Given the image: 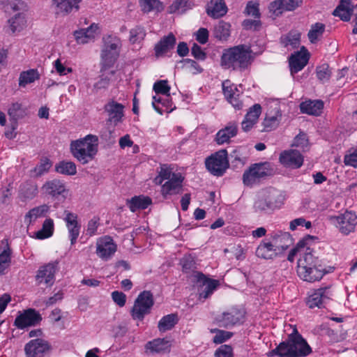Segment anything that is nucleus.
Returning a JSON list of instances; mask_svg holds the SVG:
<instances>
[{
    "label": "nucleus",
    "instance_id": "nucleus-1",
    "mask_svg": "<svg viewBox=\"0 0 357 357\" xmlns=\"http://www.w3.org/2000/svg\"><path fill=\"white\" fill-rule=\"evenodd\" d=\"M98 137L88 135L83 139L73 141L70 151L73 155L82 165L93 160L98 153Z\"/></svg>",
    "mask_w": 357,
    "mask_h": 357
},
{
    "label": "nucleus",
    "instance_id": "nucleus-2",
    "mask_svg": "<svg viewBox=\"0 0 357 357\" xmlns=\"http://www.w3.org/2000/svg\"><path fill=\"white\" fill-rule=\"evenodd\" d=\"M251 60L249 48L238 45L225 51L221 56V65L227 69H245L251 63Z\"/></svg>",
    "mask_w": 357,
    "mask_h": 357
},
{
    "label": "nucleus",
    "instance_id": "nucleus-3",
    "mask_svg": "<svg viewBox=\"0 0 357 357\" xmlns=\"http://www.w3.org/2000/svg\"><path fill=\"white\" fill-rule=\"evenodd\" d=\"M284 343L286 357H304L312 353V349L306 340L298 333L296 326L288 335Z\"/></svg>",
    "mask_w": 357,
    "mask_h": 357
},
{
    "label": "nucleus",
    "instance_id": "nucleus-4",
    "mask_svg": "<svg viewBox=\"0 0 357 357\" xmlns=\"http://www.w3.org/2000/svg\"><path fill=\"white\" fill-rule=\"evenodd\" d=\"M274 173L270 163H255L244 172L243 183L245 185L252 186L273 176Z\"/></svg>",
    "mask_w": 357,
    "mask_h": 357
},
{
    "label": "nucleus",
    "instance_id": "nucleus-5",
    "mask_svg": "<svg viewBox=\"0 0 357 357\" xmlns=\"http://www.w3.org/2000/svg\"><path fill=\"white\" fill-rule=\"evenodd\" d=\"M153 304V297L151 291H144L140 293L135 299L134 305L130 310L132 319L142 321L145 315L151 312Z\"/></svg>",
    "mask_w": 357,
    "mask_h": 357
},
{
    "label": "nucleus",
    "instance_id": "nucleus-6",
    "mask_svg": "<svg viewBox=\"0 0 357 357\" xmlns=\"http://www.w3.org/2000/svg\"><path fill=\"white\" fill-rule=\"evenodd\" d=\"M245 312L238 307H231L227 311L218 314L213 320V324L220 328H230L236 325L243 323Z\"/></svg>",
    "mask_w": 357,
    "mask_h": 357
},
{
    "label": "nucleus",
    "instance_id": "nucleus-7",
    "mask_svg": "<svg viewBox=\"0 0 357 357\" xmlns=\"http://www.w3.org/2000/svg\"><path fill=\"white\" fill-rule=\"evenodd\" d=\"M278 192L275 189L262 190L254 204V208L259 213H269L278 207L275 199Z\"/></svg>",
    "mask_w": 357,
    "mask_h": 357
},
{
    "label": "nucleus",
    "instance_id": "nucleus-8",
    "mask_svg": "<svg viewBox=\"0 0 357 357\" xmlns=\"http://www.w3.org/2000/svg\"><path fill=\"white\" fill-rule=\"evenodd\" d=\"M207 169L214 176H221L229 167L227 151L225 149L220 150L206 159Z\"/></svg>",
    "mask_w": 357,
    "mask_h": 357
},
{
    "label": "nucleus",
    "instance_id": "nucleus-9",
    "mask_svg": "<svg viewBox=\"0 0 357 357\" xmlns=\"http://www.w3.org/2000/svg\"><path fill=\"white\" fill-rule=\"evenodd\" d=\"M323 263L317 264L306 263V264H298V275L304 281L313 282L320 280L326 273Z\"/></svg>",
    "mask_w": 357,
    "mask_h": 357
},
{
    "label": "nucleus",
    "instance_id": "nucleus-10",
    "mask_svg": "<svg viewBox=\"0 0 357 357\" xmlns=\"http://www.w3.org/2000/svg\"><path fill=\"white\" fill-rule=\"evenodd\" d=\"M329 220L335 223L340 231L344 235L354 231L357 225V215L355 213L348 211L339 215L330 216Z\"/></svg>",
    "mask_w": 357,
    "mask_h": 357
},
{
    "label": "nucleus",
    "instance_id": "nucleus-11",
    "mask_svg": "<svg viewBox=\"0 0 357 357\" xmlns=\"http://www.w3.org/2000/svg\"><path fill=\"white\" fill-rule=\"evenodd\" d=\"M50 349L51 347L47 341L40 338L29 341L24 347L26 357H44Z\"/></svg>",
    "mask_w": 357,
    "mask_h": 357
},
{
    "label": "nucleus",
    "instance_id": "nucleus-12",
    "mask_svg": "<svg viewBox=\"0 0 357 357\" xmlns=\"http://www.w3.org/2000/svg\"><path fill=\"white\" fill-rule=\"evenodd\" d=\"M194 277L196 281L199 283L198 288L199 300L208 298L218 285V280L208 279L202 273H195Z\"/></svg>",
    "mask_w": 357,
    "mask_h": 357
},
{
    "label": "nucleus",
    "instance_id": "nucleus-13",
    "mask_svg": "<svg viewBox=\"0 0 357 357\" xmlns=\"http://www.w3.org/2000/svg\"><path fill=\"white\" fill-rule=\"evenodd\" d=\"M41 320V315L36 310L29 308L17 316L14 324L18 328L23 329L27 326H36Z\"/></svg>",
    "mask_w": 357,
    "mask_h": 357
},
{
    "label": "nucleus",
    "instance_id": "nucleus-14",
    "mask_svg": "<svg viewBox=\"0 0 357 357\" xmlns=\"http://www.w3.org/2000/svg\"><path fill=\"white\" fill-rule=\"evenodd\" d=\"M82 0H52V7L56 16H66L79 9Z\"/></svg>",
    "mask_w": 357,
    "mask_h": 357
},
{
    "label": "nucleus",
    "instance_id": "nucleus-15",
    "mask_svg": "<svg viewBox=\"0 0 357 357\" xmlns=\"http://www.w3.org/2000/svg\"><path fill=\"white\" fill-rule=\"evenodd\" d=\"M332 293L330 291V287H325L317 289L313 294L309 296L307 304L310 308L325 307V305L328 301L331 296Z\"/></svg>",
    "mask_w": 357,
    "mask_h": 357
},
{
    "label": "nucleus",
    "instance_id": "nucleus-16",
    "mask_svg": "<svg viewBox=\"0 0 357 357\" xmlns=\"http://www.w3.org/2000/svg\"><path fill=\"white\" fill-rule=\"evenodd\" d=\"M64 220L66 222V227L68 230L69 237L71 245L76 243L77 238L79 235L81 225L77 221V215L75 213L68 211H64Z\"/></svg>",
    "mask_w": 357,
    "mask_h": 357
},
{
    "label": "nucleus",
    "instance_id": "nucleus-17",
    "mask_svg": "<svg viewBox=\"0 0 357 357\" xmlns=\"http://www.w3.org/2000/svg\"><path fill=\"white\" fill-rule=\"evenodd\" d=\"M184 177L180 173L174 174L169 181L162 186V195L166 197L167 195H176L182 192V183Z\"/></svg>",
    "mask_w": 357,
    "mask_h": 357
},
{
    "label": "nucleus",
    "instance_id": "nucleus-18",
    "mask_svg": "<svg viewBox=\"0 0 357 357\" xmlns=\"http://www.w3.org/2000/svg\"><path fill=\"white\" fill-rule=\"evenodd\" d=\"M222 91L225 97L232 106L238 109L243 107V102L239 100V93L237 87L231 84L229 80H225L222 82Z\"/></svg>",
    "mask_w": 357,
    "mask_h": 357
},
{
    "label": "nucleus",
    "instance_id": "nucleus-19",
    "mask_svg": "<svg viewBox=\"0 0 357 357\" xmlns=\"http://www.w3.org/2000/svg\"><path fill=\"white\" fill-rule=\"evenodd\" d=\"M280 162L286 167L298 168L303 162V158L297 150L285 151L280 154Z\"/></svg>",
    "mask_w": 357,
    "mask_h": 357
},
{
    "label": "nucleus",
    "instance_id": "nucleus-20",
    "mask_svg": "<svg viewBox=\"0 0 357 357\" xmlns=\"http://www.w3.org/2000/svg\"><path fill=\"white\" fill-rule=\"evenodd\" d=\"M56 265V262H52L41 266L36 275L37 282L38 284L44 282L46 284L52 285L54 282Z\"/></svg>",
    "mask_w": 357,
    "mask_h": 357
},
{
    "label": "nucleus",
    "instance_id": "nucleus-21",
    "mask_svg": "<svg viewBox=\"0 0 357 357\" xmlns=\"http://www.w3.org/2000/svg\"><path fill=\"white\" fill-rule=\"evenodd\" d=\"M176 41V37L172 33L163 36L154 47L155 56L157 58L164 56L167 52L174 49Z\"/></svg>",
    "mask_w": 357,
    "mask_h": 357
},
{
    "label": "nucleus",
    "instance_id": "nucleus-22",
    "mask_svg": "<svg viewBox=\"0 0 357 357\" xmlns=\"http://www.w3.org/2000/svg\"><path fill=\"white\" fill-rule=\"evenodd\" d=\"M116 251V245L110 236L104 237L97 244L96 252L103 259H108Z\"/></svg>",
    "mask_w": 357,
    "mask_h": 357
},
{
    "label": "nucleus",
    "instance_id": "nucleus-23",
    "mask_svg": "<svg viewBox=\"0 0 357 357\" xmlns=\"http://www.w3.org/2000/svg\"><path fill=\"white\" fill-rule=\"evenodd\" d=\"M171 343L165 338H156L149 341L144 346L145 352L147 354H160L169 350Z\"/></svg>",
    "mask_w": 357,
    "mask_h": 357
},
{
    "label": "nucleus",
    "instance_id": "nucleus-24",
    "mask_svg": "<svg viewBox=\"0 0 357 357\" xmlns=\"http://www.w3.org/2000/svg\"><path fill=\"white\" fill-rule=\"evenodd\" d=\"M238 127L236 123L229 122L224 128L220 129L215 135V142L218 144L229 143L230 139L236 135Z\"/></svg>",
    "mask_w": 357,
    "mask_h": 357
},
{
    "label": "nucleus",
    "instance_id": "nucleus-25",
    "mask_svg": "<svg viewBox=\"0 0 357 357\" xmlns=\"http://www.w3.org/2000/svg\"><path fill=\"white\" fill-rule=\"evenodd\" d=\"M123 105L114 100L109 101L105 105V110L109 116V121L116 125L121 121L123 115Z\"/></svg>",
    "mask_w": 357,
    "mask_h": 357
},
{
    "label": "nucleus",
    "instance_id": "nucleus-26",
    "mask_svg": "<svg viewBox=\"0 0 357 357\" xmlns=\"http://www.w3.org/2000/svg\"><path fill=\"white\" fill-rule=\"evenodd\" d=\"M324 108V102L320 100H306L300 105V109L302 113L310 115L319 116Z\"/></svg>",
    "mask_w": 357,
    "mask_h": 357
},
{
    "label": "nucleus",
    "instance_id": "nucleus-27",
    "mask_svg": "<svg viewBox=\"0 0 357 357\" xmlns=\"http://www.w3.org/2000/svg\"><path fill=\"white\" fill-rule=\"evenodd\" d=\"M227 11V8L224 0H211L206 8L207 14L213 18L224 16Z\"/></svg>",
    "mask_w": 357,
    "mask_h": 357
},
{
    "label": "nucleus",
    "instance_id": "nucleus-28",
    "mask_svg": "<svg viewBox=\"0 0 357 357\" xmlns=\"http://www.w3.org/2000/svg\"><path fill=\"white\" fill-rule=\"evenodd\" d=\"M275 248L279 253L286 250L289 246L293 244V238L289 232H281L279 234H275L272 240Z\"/></svg>",
    "mask_w": 357,
    "mask_h": 357
},
{
    "label": "nucleus",
    "instance_id": "nucleus-29",
    "mask_svg": "<svg viewBox=\"0 0 357 357\" xmlns=\"http://www.w3.org/2000/svg\"><path fill=\"white\" fill-rule=\"evenodd\" d=\"M309 60L308 54H301L298 52L295 55H291L289 59V67L291 75L297 73L301 70L307 63Z\"/></svg>",
    "mask_w": 357,
    "mask_h": 357
},
{
    "label": "nucleus",
    "instance_id": "nucleus-30",
    "mask_svg": "<svg viewBox=\"0 0 357 357\" xmlns=\"http://www.w3.org/2000/svg\"><path fill=\"white\" fill-rule=\"evenodd\" d=\"M273 244V241L261 243L257 248L256 255L265 259H273L279 252Z\"/></svg>",
    "mask_w": 357,
    "mask_h": 357
},
{
    "label": "nucleus",
    "instance_id": "nucleus-31",
    "mask_svg": "<svg viewBox=\"0 0 357 357\" xmlns=\"http://www.w3.org/2000/svg\"><path fill=\"white\" fill-rule=\"evenodd\" d=\"M118 52L111 51L109 49H102L101 51V69L100 71H105L112 67L119 56Z\"/></svg>",
    "mask_w": 357,
    "mask_h": 357
},
{
    "label": "nucleus",
    "instance_id": "nucleus-32",
    "mask_svg": "<svg viewBox=\"0 0 357 357\" xmlns=\"http://www.w3.org/2000/svg\"><path fill=\"white\" fill-rule=\"evenodd\" d=\"M43 190L46 194L56 197L65 192L66 187L60 180L54 179L46 182L43 186Z\"/></svg>",
    "mask_w": 357,
    "mask_h": 357
},
{
    "label": "nucleus",
    "instance_id": "nucleus-33",
    "mask_svg": "<svg viewBox=\"0 0 357 357\" xmlns=\"http://www.w3.org/2000/svg\"><path fill=\"white\" fill-rule=\"evenodd\" d=\"M350 6V0H341L340 4L333 10V15L340 17L344 22L349 21L352 15V10Z\"/></svg>",
    "mask_w": 357,
    "mask_h": 357
},
{
    "label": "nucleus",
    "instance_id": "nucleus-34",
    "mask_svg": "<svg viewBox=\"0 0 357 357\" xmlns=\"http://www.w3.org/2000/svg\"><path fill=\"white\" fill-rule=\"evenodd\" d=\"M152 203L151 199L144 196H135L127 200V205L132 212L137 210L145 209Z\"/></svg>",
    "mask_w": 357,
    "mask_h": 357
},
{
    "label": "nucleus",
    "instance_id": "nucleus-35",
    "mask_svg": "<svg viewBox=\"0 0 357 357\" xmlns=\"http://www.w3.org/2000/svg\"><path fill=\"white\" fill-rule=\"evenodd\" d=\"M8 114L10 116V121L17 122L19 119L27 115V108L24 107L21 103L15 102L9 107Z\"/></svg>",
    "mask_w": 357,
    "mask_h": 357
},
{
    "label": "nucleus",
    "instance_id": "nucleus-36",
    "mask_svg": "<svg viewBox=\"0 0 357 357\" xmlns=\"http://www.w3.org/2000/svg\"><path fill=\"white\" fill-rule=\"evenodd\" d=\"M49 207L46 204L36 206L31 209L24 216V222L29 226L37 218L43 217L48 211Z\"/></svg>",
    "mask_w": 357,
    "mask_h": 357
},
{
    "label": "nucleus",
    "instance_id": "nucleus-37",
    "mask_svg": "<svg viewBox=\"0 0 357 357\" xmlns=\"http://www.w3.org/2000/svg\"><path fill=\"white\" fill-rule=\"evenodd\" d=\"M10 31L14 33L20 32L26 26V20L22 13H17L8 21Z\"/></svg>",
    "mask_w": 357,
    "mask_h": 357
},
{
    "label": "nucleus",
    "instance_id": "nucleus-38",
    "mask_svg": "<svg viewBox=\"0 0 357 357\" xmlns=\"http://www.w3.org/2000/svg\"><path fill=\"white\" fill-rule=\"evenodd\" d=\"M38 193L37 185L31 181L22 183L20 188V196L24 199H32Z\"/></svg>",
    "mask_w": 357,
    "mask_h": 357
},
{
    "label": "nucleus",
    "instance_id": "nucleus-39",
    "mask_svg": "<svg viewBox=\"0 0 357 357\" xmlns=\"http://www.w3.org/2000/svg\"><path fill=\"white\" fill-rule=\"evenodd\" d=\"M178 317L176 314H169L164 316L158 322V328L160 332L169 331L178 323Z\"/></svg>",
    "mask_w": 357,
    "mask_h": 357
},
{
    "label": "nucleus",
    "instance_id": "nucleus-40",
    "mask_svg": "<svg viewBox=\"0 0 357 357\" xmlns=\"http://www.w3.org/2000/svg\"><path fill=\"white\" fill-rule=\"evenodd\" d=\"M301 33L297 31H290L280 38V43L284 47L290 45L293 49L300 45Z\"/></svg>",
    "mask_w": 357,
    "mask_h": 357
},
{
    "label": "nucleus",
    "instance_id": "nucleus-41",
    "mask_svg": "<svg viewBox=\"0 0 357 357\" xmlns=\"http://www.w3.org/2000/svg\"><path fill=\"white\" fill-rule=\"evenodd\" d=\"M40 79V74L36 69H30L22 71L19 77V85L26 86L27 84L34 82Z\"/></svg>",
    "mask_w": 357,
    "mask_h": 357
},
{
    "label": "nucleus",
    "instance_id": "nucleus-42",
    "mask_svg": "<svg viewBox=\"0 0 357 357\" xmlns=\"http://www.w3.org/2000/svg\"><path fill=\"white\" fill-rule=\"evenodd\" d=\"M214 37L219 40H226L230 35V24L224 21H220L214 26Z\"/></svg>",
    "mask_w": 357,
    "mask_h": 357
},
{
    "label": "nucleus",
    "instance_id": "nucleus-43",
    "mask_svg": "<svg viewBox=\"0 0 357 357\" xmlns=\"http://www.w3.org/2000/svg\"><path fill=\"white\" fill-rule=\"evenodd\" d=\"M305 251L302 257L298 260V264H306V263H311L317 264L322 263V260L317 255L316 252L311 248L306 246Z\"/></svg>",
    "mask_w": 357,
    "mask_h": 357
},
{
    "label": "nucleus",
    "instance_id": "nucleus-44",
    "mask_svg": "<svg viewBox=\"0 0 357 357\" xmlns=\"http://www.w3.org/2000/svg\"><path fill=\"white\" fill-rule=\"evenodd\" d=\"M58 173L66 175H75L77 173L76 165L71 161H61L55 166Z\"/></svg>",
    "mask_w": 357,
    "mask_h": 357
},
{
    "label": "nucleus",
    "instance_id": "nucleus-45",
    "mask_svg": "<svg viewBox=\"0 0 357 357\" xmlns=\"http://www.w3.org/2000/svg\"><path fill=\"white\" fill-rule=\"evenodd\" d=\"M54 231V222L52 219H46L42 229L36 233V237L38 239H45L52 236Z\"/></svg>",
    "mask_w": 357,
    "mask_h": 357
},
{
    "label": "nucleus",
    "instance_id": "nucleus-46",
    "mask_svg": "<svg viewBox=\"0 0 357 357\" xmlns=\"http://www.w3.org/2000/svg\"><path fill=\"white\" fill-rule=\"evenodd\" d=\"M3 9L7 13L26 10V4L22 0H3Z\"/></svg>",
    "mask_w": 357,
    "mask_h": 357
},
{
    "label": "nucleus",
    "instance_id": "nucleus-47",
    "mask_svg": "<svg viewBox=\"0 0 357 357\" xmlns=\"http://www.w3.org/2000/svg\"><path fill=\"white\" fill-rule=\"evenodd\" d=\"M325 31V25L320 22H317L311 26L307 33L308 38L312 43H316L319 38L321 37Z\"/></svg>",
    "mask_w": 357,
    "mask_h": 357
},
{
    "label": "nucleus",
    "instance_id": "nucleus-48",
    "mask_svg": "<svg viewBox=\"0 0 357 357\" xmlns=\"http://www.w3.org/2000/svg\"><path fill=\"white\" fill-rule=\"evenodd\" d=\"M139 5L144 13H149L153 10L160 11L163 9L162 3L158 0H139Z\"/></svg>",
    "mask_w": 357,
    "mask_h": 357
},
{
    "label": "nucleus",
    "instance_id": "nucleus-49",
    "mask_svg": "<svg viewBox=\"0 0 357 357\" xmlns=\"http://www.w3.org/2000/svg\"><path fill=\"white\" fill-rule=\"evenodd\" d=\"M104 45L103 49H109V50L116 51L119 52L121 43L119 38L112 36H108L103 38Z\"/></svg>",
    "mask_w": 357,
    "mask_h": 357
},
{
    "label": "nucleus",
    "instance_id": "nucleus-50",
    "mask_svg": "<svg viewBox=\"0 0 357 357\" xmlns=\"http://www.w3.org/2000/svg\"><path fill=\"white\" fill-rule=\"evenodd\" d=\"M312 238V237L311 236L307 235L305 238L299 241L296 247L291 249L289 252L287 257L288 261L291 262L294 261L295 256L305 248V247L307 245V241Z\"/></svg>",
    "mask_w": 357,
    "mask_h": 357
},
{
    "label": "nucleus",
    "instance_id": "nucleus-51",
    "mask_svg": "<svg viewBox=\"0 0 357 357\" xmlns=\"http://www.w3.org/2000/svg\"><path fill=\"white\" fill-rule=\"evenodd\" d=\"M191 8L190 2L188 0H175L172 4L169 7V13H173L178 12L180 13H184L187 9Z\"/></svg>",
    "mask_w": 357,
    "mask_h": 357
},
{
    "label": "nucleus",
    "instance_id": "nucleus-52",
    "mask_svg": "<svg viewBox=\"0 0 357 357\" xmlns=\"http://www.w3.org/2000/svg\"><path fill=\"white\" fill-rule=\"evenodd\" d=\"M316 73L318 79L322 82H327L331 76V71L328 64L324 63L316 68Z\"/></svg>",
    "mask_w": 357,
    "mask_h": 357
},
{
    "label": "nucleus",
    "instance_id": "nucleus-53",
    "mask_svg": "<svg viewBox=\"0 0 357 357\" xmlns=\"http://www.w3.org/2000/svg\"><path fill=\"white\" fill-rule=\"evenodd\" d=\"M50 167L51 163L48 159L45 158L44 160H41L40 164L31 170V175L34 177H39L47 172Z\"/></svg>",
    "mask_w": 357,
    "mask_h": 357
},
{
    "label": "nucleus",
    "instance_id": "nucleus-54",
    "mask_svg": "<svg viewBox=\"0 0 357 357\" xmlns=\"http://www.w3.org/2000/svg\"><path fill=\"white\" fill-rule=\"evenodd\" d=\"M279 112H277V114L275 115L268 116H267L263 122L264 125V131L268 132L273 129H275L279 124L280 119H278V114Z\"/></svg>",
    "mask_w": 357,
    "mask_h": 357
},
{
    "label": "nucleus",
    "instance_id": "nucleus-55",
    "mask_svg": "<svg viewBox=\"0 0 357 357\" xmlns=\"http://www.w3.org/2000/svg\"><path fill=\"white\" fill-rule=\"evenodd\" d=\"M174 174L166 165H163L160 167L159 175L155 178L154 182L157 185H161L164 180L169 181Z\"/></svg>",
    "mask_w": 357,
    "mask_h": 357
},
{
    "label": "nucleus",
    "instance_id": "nucleus-56",
    "mask_svg": "<svg viewBox=\"0 0 357 357\" xmlns=\"http://www.w3.org/2000/svg\"><path fill=\"white\" fill-rule=\"evenodd\" d=\"M145 36L146 32L144 28L136 26L130 31V41L132 43L140 42L144 38Z\"/></svg>",
    "mask_w": 357,
    "mask_h": 357
},
{
    "label": "nucleus",
    "instance_id": "nucleus-57",
    "mask_svg": "<svg viewBox=\"0 0 357 357\" xmlns=\"http://www.w3.org/2000/svg\"><path fill=\"white\" fill-rule=\"evenodd\" d=\"M153 91L157 94H162L169 96L170 86L167 84V80H160L153 84Z\"/></svg>",
    "mask_w": 357,
    "mask_h": 357
},
{
    "label": "nucleus",
    "instance_id": "nucleus-58",
    "mask_svg": "<svg viewBox=\"0 0 357 357\" xmlns=\"http://www.w3.org/2000/svg\"><path fill=\"white\" fill-rule=\"evenodd\" d=\"M211 333H216V335L213 337V342L216 344H221L229 339L233 333L231 332L225 331L219 329H211Z\"/></svg>",
    "mask_w": 357,
    "mask_h": 357
},
{
    "label": "nucleus",
    "instance_id": "nucleus-59",
    "mask_svg": "<svg viewBox=\"0 0 357 357\" xmlns=\"http://www.w3.org/2000/svg\"><path fill=\"white\" fill-rule=\"evenodd\" d=\"M10 252L9 248L4 250L0 254V275L5 273V270L9 266L10 262Z\"/></svg>",
    "mask_w": 357,
    "mask_h": 357
},
{
    "label": "nucleus",
    "instance_id": "nucleus-60",
    "mask_svg": "<svg viewBox=\"0 0 357 357\" xmlns=\"http://www.w3.org/2000/svg\"><path fill=\"white\" fill-rule=\"evenodd\" d=\"M292 146H296L298 148H301L303 151H305V148L308 146V139L306 134L303 132L299 133L294 140V143Z\"/></svg>",
    "mask_w": 357,
    "mask_h": 357
},
{
    "label": "nucleus",
    "instance_id": "nucleus-61",
    "mask_svg": "<svg viewBox=\"0 0 357 357\" xmlns=\"http://www.w3.org/2000/svg\"><path fill=\"white\" fill-rule=\"evenodd\" d=\"M261 112V107L259 104H255L250 108V110L245 115L246 119H250L257 123V119Z\"/></svg>",
    "mask_w": 357,
    "mask_h": 357
},
{
    "label": "nucleus",
    "instance_id": "nucleus-62",
    "mask_svg": "<svg viewBox=\"0 0 357 357\" xmlns=\"http://www.w3.org/2000/svg\"><path fill=\"white\" fill-rule=\"evenodd\" d=\"M281 3L280 0H275L269 5V11L273 14V15H274V17L279 16L284 10Z\"/></svg>",
    "mask_w": 357,
    "mask_h": 357
},
{
    "label": "nucleus",
    "instance_id": "nucleus-63",
    "mask_svg": "<svg viewBox=\"0 0 357 357\" xmlns=\"http://www.w3.org/2000/svg\"><path fill=\"white\" fill-rule=\"evenodd\" d=\"M298 226H305V228L310 229L312 227V223L310 221H306L303 218H296L290 222L289 228L291 230H295Z\"/></svg>",
    "mask_w": 357,
    "mask_h": 357
},
{
    "label": "nucleus",
    "instance_id": "nucleus-64",
    "mask_svg": "<svg viewBox=\"0 0 357 357\" xmlns=\"http://www.w3.org/2000/svg\"><path fill=\"white\" fill-rule=\"evenodd\" d=\"M215 357H234L231 347L226 344L220 346L215 351Z\"/></svg>",
    "mask_w": 357,
    "mask_h": 357
}]
</instances>
